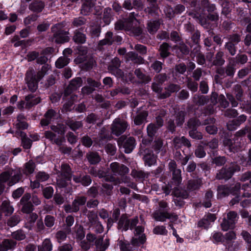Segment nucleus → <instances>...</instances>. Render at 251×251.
Masks as SVG:
<instances>
[{
    "label": "nucleus",
    "mask_w": 251,
    "mask_h": 251,
    "mask_svg": "<svg viewBox=\"0 0 251 251\" xmlns=\"http://www.w3.org/2000/svg\"><path fill=\"white\" fill-rule=\"evenodd\" d=\"M21 175V173L19 170L18 171L11 170L1 174L0 175V195L4 190V186L2 183L7 182L9 186H12L20 180Z\"/></svg>",
    "instance_id": "obj_1"
},
{
    "label": "nucleus",
    "mask_w": 251,
    "mask_h": 251,
    "mask_svg": "<svg viewBox=\"0 0 251 251\" xmlns=\"http://www.w3.org/2000/svg\"><path fill=\"white\" fill-rule=\"evenodd\" d=\"M167 204L166 202L161 201L159 202V208L153 213V217L158 221L163 222L166 219H170L172 220L177 218L176 215H171L167 211Z\"/></svg>",
    "instance_id": "obj_2"
},
{
    "label": "nucleus",
    "mask_w": 251,
    "mask_h": 251,
    "mask_svg": "<svg viewBox=\"0 0 251 251\" xmlns=\"http://www.w3.org/2000/svg\"><path fill=\"white\" fill-rule=\"evenodd\" d=\"M240 185L238 183L235 185V189H232L231 191H229L228 187L227 186H220L218 188V197L219 198H221L228 195L230 193H232L233 195L236 196V197L231 201V204L233 205L239 201V196L238 192L240 189Z\"/></svg>",
    "instance_id": "obj_3"
},
{
    "label": "nucleus",
    "mask_w": 251,
    "mask_h": 251,
    "mask_svg": "<svg viewBox=\"0 0 251 251\" xmlns=\"http://www.w3.org/2000/svg\"><path fill=\"white\" fill-rule=\"evenodd\" d=\"M62 25L57 24L52 27L53 33V41L58 43L68 42L69 40L68 32L64 31L62 29Z\"/></svg>",
    "instance_id": "obj_4"
},
{
    "label": "nucleus",
    "mask_w": 251,
    "mask_h": 251,
    "mask_svg": "<svg viewBox=\"0 0 251 251\" xmlns=\"http://www.w3.org/2000/svg\"><path fill=\"white\" fill-rule=\"evenodd\" d=\"M144 228L142 226L136 227L134 231V236L131 243L133 246H139L144 244L146 241V237L143 233Z\"/></svg>",
    "instance_id": "obj_5"
},
{
    "label": "nucleus",
    "mask_w": 251,
    "mask_h": 251,
    "mask_svg": "<svg viewBox=\"0 0 251 251\" xmlns=\"http://www.w3.org/2000/svg\"><path fill=\"white\" fill-rule=\"evenodd\" d=\"M237 214L233 211L229 212L227 214V219H224L221 223V227L223 230H227L229 228H232L234 226L237 220Z\"/></svg>",
    "instance_id": "obj_6"
},
{
    "label": "nucleus",
    "mask_w": 251,
    "mask_h": 251,
    "mask_svg": "<svg viewBox=\"0 0 251 251\" xmlns=\"http://www.w3.org/2000/svg\"><path fill=\"white\" fill-rule=\"evenodd\" d=\"M118 144L120 148L122 147L124 149V151L126 153H130L135 147V140L133 137H128L124 139L121 137L118 141Z\"/></svg>",
    "instance_id": "obj_7"
},
{
    "label": "nucleus",
    "mask_w": 251,
    "mask_h": 251,
    "mask_svg": "<svg viewBox=\"0 0 251 251\" xmlns=\"http://www.w3.org/2000/svg\"><path fill=\"white\" fill-rule=\"evenodd\" d=\"M127 126L126 123L125 121H122L119 119H116L114 120L112 124V132L116 135H119L125 131Z\"/></svg>",
    "instance_id": "obj_8"
},
{
    "label": "nucleus",
    "mask_w": 251,
    "mask_h": 251,
    "mask_svg": "<svg viewBox=\"0 0 251 251\" xmlns=\"http://www.w3.org/2000/svg\"><path fill=\"white\" fill-rule=\"evenodd\" d=\"M138 222V218H135L131 221L127 220L126 216H122L118 223L119 228L124 230H127L135 226Z\"/></svg>",
    "instance_id": "obj_9"
},
{
    "label": "nucleus",
    "mask_w": 251,
    "mask_h": 251,
    "mask_svg": "<svg viewBox=\"0 0 251 251\" xmlns=\"http://www.w3.org/2000/svg\"><path fill=\"white\" fill-rule=\"evenodd\" d=\"M26 81L29 89L31 91H34L36 90L38 80L35 77V76L33 75L32 71H29L27 73Z\"/></svg>",
    "instance_id": "obj_10"
},
{
    "label": "nucleus",
    "mask_w": 251,
    "mask_h": 251,
    "mask_svg": "<svg viewBox=\"0 0 251 251\" xmlns=\"http://www.w3.org/2000/svg\"><path fill=\"white\" fill-rule=\"evenodd\" d=\"M111 169L113 173L118 175H123L128 172V169L125 166L120 165L118 163L114 162L111 164Z\"/></svg>",
    "instance_id": "obj_11"
},
{
    "label": "nucleus",
    "mask_w": 251,
    "mask_h": 251,
    "mask_svg": "<svg viewBox=\"0 0 251 251\" xmlns=\"http://www.w3.org/2000/svg\"><path fill=\"white\" fill-rule=\"evenodd\" d=\"M93 6V0H83L81 13L83 15H87L92 10Z\"/></svg>",
    "instance_id": "obj_12"
},
{
    "label": "nucleus",
    "mask_w": 251,
    "mask_h": 251,
    "mask_svg": "<svg viewBox=\"0 0 251 251\" xmlns=\"http://www.w3.org/2000/svg\"><path fill=\"white\" fill-rule=\"evenodd\" d=\"M40 101L38 97H35L31 94L25 97L26 107L30 108L34 105L38 103Z\"/></svg>",
    "instance_id": "obj_13"
},
{
    "label": "nucleus",
    "mask_w": 251,
    "mask_h": 251,
    "mask_svg": "<svg viewBox=\"0 0 251 251\" xmlns=\"http://www.w3.org/2000/svg\"><path fill=\"white\" fill-rule=\"evenodd\" d=\"M0 210L5 213L6 215L12 214L14 211V208L11 206L7 200H4L0 207Z\"/></svg>",
    "instance_id": "obj_14"
},
{
    "label": "nucleus",
    "mask_w": 251,
    "mask_h": 251,
    "mask_svg": "<svg viewBox=\"0 0 251 251\" xmlns=\"http://www.w3.org/2000/svg\"><path fill=\"white\" fill-rule=\"evenodd\" d=\"M234 171L231 169L226 170V169H222L217 174V177L218 179H228L230 178L233 175Z\"/></svg>",
    "instance_id": "obj_15"
},
{
    "label": "nucleus",
    "mask_w": 251,
    "mask_h": 251,
    "mask_svg": "<svg viewBox=\"0 0 251 251\" xmlns=\"http://www.w3.org/2000/svg\"><path fill=\"white\" fill-rule=\"evenodd\" d=\"M174 142L175 146L177 148H179L182 145L189 147L191 145L189 141L184 137H181V138L176 137L174 139Z\"/></svg>",
    "instance_id": "obj_16"
},
{
    "label": "nucleus",
    "mask_w": 251,
    "mask_h": 251,
    "mask_svg": "<svg viewBox=\"0 0 251 251\" xmlns=\"http://www.w3.org/2000/svg\"><path fill=\"white\" fill-rule=\"evenodd\" d=\"M55 116V112L53 110H49L45 114V119L41 121L42 126H47L51 121L53 117Z\"/></svg>",
    "instance_id": "obj_17"
},
{
    "label": "nucleus",
    "mask_w": 251,
    "mask_h": 251,
    "mask_svg": "<svg viewBox=\"0 0 251 251\" xmlns=\"http://www.w3.org/2000/svg\"><path fill=\"white\" fill-rule=\"evenodd\" d=\"M16 245V242L13 241L5 240L2 244H0V251H7L8 250L12 248Z\"/></svg>",
    "instance_id": "obj_18"
},
{
    "label": "nucleus",
    "mask_w": 251,
    "mask_h": 251,
    "mask_svg": "<svg viewBox=\"0 0 251 251\" xmlns=\"http://www.w3.org/2000/svg\"><path fill=\"white\" fill-rule=\"evenodd\" d=\"M86 199L84 197H78L75 199L73 203V210L72 211L75 212L78 210V206L85 204Z\"/></svg>",
    "instance_id": "obj_19"
},
{
    "label": "nucleus",
    "mask_w": 251,
    "mask_h": 251,
    "mask_svg": "<svg viewBox=\"0 0 251 251\" xmlns=\"http://www.w3.org/2000/svg\"><path fill=\"white\" fill-rule=\"evenodd\" d=\"M147 116L148 113L146 111H144L142 113L138 114L134 119L135 124L136 125H141L145 121Z\"/></svg>",
    "instance_id": "obj_20"
},
{
    "label": "nucleus",
    "mask_w": 251,
    "mask_h": 251,
    "mask_svg": "<svg viewBox=\"0 0 251 251\" xmlns=\"http://www.w3.org/2000/svg\"><path fill=\"white\" fill-rule=\"evenodd\" d=\"M69 61L70 59L69 58L61 56L56 61V66L58 68H62L69 63Z\"/></svg>",
    "instance_id": "obj_21"
},
{
    "label": "nucleus",
    "mask_w": 251,
    "mask_h": 251,
    "mask_svg": "<svg viewBox=\"0 0 251 251\" xmlns=\"http://www.w3.org/2000/svg\"><path fill=\"white\" fill-rule=\"evenodd\" d=\"M73 179L76 182H81V183L85 186L89 185L91 182L90 176H85L82 178L74 176Z\"/></svg>",
    "instance_id": "obj_22"
},
{
    "label": "nucleus",
    "mask_w": 251,
    "mask_h": 251,
    "mask_svg": "<svg viewBox=\"0 0 251 251\" xmlns=\"http://www.w3.org/2000/svg\"><path fill=\"white\" fill-rule=\"evenodd\" d=\"M44 5L42 1L34 2L30 5V9L35 12H40Z\"/></svg>",
    "instance_id": "obj_23"
},
{
    "label": "nucleus",
    "mask_w": 251,
    "mask_h": 251,
    "mask_svg": "<svg viewBox=\"0 0 251 251\" xmlns=\"http://www.w3.org/2000/svg\"><path fill=\"white\" fill-rule=\"evenodd\" d=\"M87 158L91 164H96L100 161V158L97 153H89L87 155Z\"/></svg>",
    "instance_id": "obj_24"
},
{
    "label": "nucleus",
    "mask_w": 251,
    "mask_h": 251,
    "mask_svg": "<svg viewBox=\"0 0 251 251\" xmlns=\"http://www.w3.org/2000/svg\"><path fill=\"white\" fill-rule=\"evenodd\" d=\"M159 23L157 21H150L148 24V30L151 33H154L157 31L159 26Z\"/></svg>",
    "instance_id": "obj_25"
},
{
    "label": "nucleus",
    "mask_w": 251,
    "mask_h": 251,
    "mask_svg": "<svg viewBox=\"0 0 251 251\" xmlns=\"http://www.w3.org/2000/svg\"><path fill=\"white\" fill-rule=\"evenodd\" d=\"M144 160L146 164L149 166L154 164L156 162V157L153 154H146L144 156Z\"/></svg>",
    "instance_id": "obj_26"
},
{
    "label": "nucleus",
    "mask_w": 251,
    "mask_h": 251,
    "mask_svg": "<svg viewBox=\"0 0 251 251\" xmlns=\"http://www.w3.org/2000/svg\"><path fill=\"white\" fill-rule=\"evenodd\" d=\"M73 39L76 43L82 44L85 42L86 37L84 34L76 32L73 37Z\"/></svg>",
    "instance_id": "obj_27"
},
{
    "label": "nucleus",
    "mask_w": 251,
    "mask_h": 251,
    "mask_svg": "<svg viewBox=\"0 0 251 251\" xmlns=\"http://www.w3.org/2000/svg\"><path fill=\"white\" fill-rule=\"evenodd\" d=\"M61 171L62 173L65 176V178L67 180H69L71 177L70 176V169L69 165L67 164H63L61 166Z\"/></svg>",
    "instance_id": "obj_28"
},
{
    "label": "nucleus",
    "mask_w": 251,
    "mask_h": 251,
    "mask_svg": "<svg viewBox=\"0 0 251 251\" xmlns=\"http://www.w3.org/2000/svg\"><path fill=\"white\" fill-rule=\"evenodd\" d=\"M46 137L48 139H50L52 141H54L56 144L61 145L63 142V139H61L59 141L58 139L55 138V135L51 131H47L45 133Z\"/></svg>",
    "instance_id": "obj_29"
},
{
    "label": "nucleus",
    "mask_w": 251,
    "mask_h": 251,
    "mask_svg": "<svg viewBox=\"0 0 251 251\" xmlns=\"http://www.w3.org/2000/svg\"><path fill=\"white\" fill-rule=\"evenodd\" d=\"M211 239L212 240L213 243H218L223 241V237L220 232H214L212 234Z\"/></svg>",
    "instance_id": "obj_30"
},
{
    "label": "nucleus",
    "mask_w": 251,
    "mask_h": 251,
    "mask_svg": "<svg viewBox=\"0 0 251 251\" xmlns=\"http://www.w3.org/2000/svg\"><path fill=\"white\" fill-rule=\"evenodd\" d=\"M35 165L32 161H29L25 165V173L31 174L34 170Z\"/></svg>",
    "instance_id": "obj_31"
},
{
    "label": "nucleus",
    "mask_w": 251,
    "mask_h": 251,
    "mask_svg": "<svg viewBox=\"0 0 251 251\" xmlns=\"http://www.w3.org/2000/svg\"><path fill=\"white\" fill-rule=\"evenodd\" d=\"M82 84V79L80 77H77L71 81L69 85L71 89H76L77 87L81 86Z\"/></svg>",
    "instance_id": "obj_32"
},
{
    "label": "nucleus",
    "mask_w": 251,
    "mask_h": 251,
    "mask_svg": "<svg viewBox=\"0 0 251 251\" xmlns=\"http://www.w3.org/2000/svg\"><path fill=\"white\" fill-rule=\"evenodd\" d=\"M112 33L111 32H107L105 36V38L103 40H101L100 42V45H110L112 43Z\"/></svg>",
    "instance_id": "obj_33"
},
{
    "label": "nucleus",
    "mask_w": 251,
    "mask_h": 251,
    "mask_svg": "<svg viewBox=\"0 0 251 251\" xmlns=\"http://www.w3.org/2000/svg\"><path fill=\"white\" fill-rule=\"evenodd\" d=\"M158 128L153 124H150L147 127L148 135L150 138H152L154 135Z\"/></svg>",
    "instance_id": "obj_34"
},
{
    "label": "nucleus",
    "mask_w": 251,
    "mask_h": 251,
    "mask_svg": "<svg viewBox=\"0 0 251 251\" xmlns=\"http://www.w3.org/2000/svg\"><path fill=\"white\" fill-rule=\"evenodd\" d=\"M213 194L212 192H208L205 194V201L203 203V205L204 207L206 208L210 207L211 205L210 201L211 198H212Z\"/></svg>",
    "instance_id": "obj_35"
},
{
    "label": "nucleus",
    "mask_w": 251,
    "mask_h": 251,
    "mask_svg": "<svg viewBox=\"0 0 251 251\" xmlns=\"http://www.w3.org/2000/svg\"><path fill=\"white\" fill-rule=\"evenodd\" d=\"M21 136L22 144L24 148L25 149L30 148L31 146V141L28 138L25 137V136L23 135V133H22Z\"/></svg>",
    "instance_id": "obj_36"
},
{
    "label": "nucleus",
    "mask_w": 251,
    "mask_h": 251,
    "mask_svg": "<svg viewBox=\"0 0 251 251\" xmlns=\"http://www.w3.org/2000/svg\"><path fill=\"white\" fill-rule=\"evenodd\" d=\"M169 46L167 43H163L160 46V54L161 56L165 57L168 55Z\"/></svg>",
    "instance_id": "obj_37"
},
{
    "label": "nucleus",
    "mask_w": 251,
    "mask_h": 251,
    "mask_svg": "<svg viewBox=\"0 0 251 251\" xmlns=\"http://www.w3.org/2000/svg\"><path fill=\"white\" fill-rule=\"evenodd\" d=\"M22 116L18 117V123L16 124V126L19 128L25 129L28 127V125L25 121L22 120Z\"/></svg>",
    "instance_id": "obj_38"
},
{
    "label": "nucleus",
    "mask_w": 251,
    "mask_h": 251,
    "mask_svg": "<svg viewBox=\"0 0 251 251\" xmlns=\"http://www.w3.org/2000/svg\"><path fill=\"white\" fill-rule=\"evenodd\" d=\"M43 251H51L52 250V245L49 239H45L43 243ZM40 251H42L40 250Z\"/></svg>",
    "instance_id": "obj_39"
},
{
    "label": "nucleus",
    "mask_w": 251,
    "mask_h": 251,
    "mask_svg": "<svg viewBox=\"0 0 251 251\" xmlns=\"http://www.w3.org/2000/svg\"><path fill=\"white\" fill-rule=\"evenodd\" d=\"M181 171L179 169L174 170L173 172V178L177 183H179L181 180Z\"/></svg>",
    "instance_id": "obj_40"
},
{
    "label": "nucleus",
    "mask_w": 251,
    "mask_h": 251,
    "mask_svg": "<svg viewBox=\"0 0 251 251\" xmlns=\"http://www.w3.org/2000/svg\"><path fill=\"white\" fill-rule=\"evenodd\" d=\"M53 189L51 187H48L43 190V195L46 199L50 198L53 194Z\"/></svg>",
    "instance_id": "obj_41"
},
{
    "label": "nucleus",
    "mask_w": 251,
    "mask_h": 251,
    "mask_svg": "<svg viewBox=\"0 0 251 251\" xmlns=\"http://www.w3.org/2000/svg\"><path fill=\"white\" fill-rule=\"evenodd\" d=\"M12 237L16 240H22L25 239V235L22 231L18 230L12 233Z\"/></svg>",
    "instance_id": "obj_42"
},
{
    "label": "nucleus",
    "mask_w": 251,
    "mask_h": 251,
    "mask_svg": "<svg viewBox=\"0 0 251 251\" xmlns=\"http://www.w3.org/2000/svg\"><path fill=\"white\" fill-rule=\"evenodd\" d=\"M211 225L210 222L208 219L203 218L198 223V226L203 227L204 228H208Z\"/></svg>",
    "instance_id": "obj_43"
},
{
    "label": "nucleus",
    "mask_w": 251,
    "mask_h": 251,
    "mask_svg": "<svg viewBox=\"0 0 251 251\" xmlns=\"http://www.w3.org/2000/svg\"><path fill=\"white\" fill-rule=\"evenodd\" d=\"M23 204L22 211L23 212L28 214L32 211V205L30 202H27V203H24Z\"/></svg>",
    "instance_id": "obj_44"
},
{
    "label": "nucleus",
    "mask_w": 251,
    "mask_h": 251,
    "mask_svg": "<svg viewBox=\"0 0 251 251\" xmlns=\"http://www.w3.org/2000/svg\"><path fill=\"white\" fill-rule=\"evenodd\" d=\"M190 136L194 139H200L202 138V135L201 132L195 129H192L189 131Z\"/></svg>",
    "instance_id": "obj_45"
},
{
    "label": "nucleus",
    "mask_w": 251,
    "mask_h": 251,
    "mask_svg": "<svg viewBox=\"0 0 251 251\" xmlns=\"http://www.w3.org/2000/svg\"><path fill=\"white\" fill-rule=\"evenodd\" d=\"M128 22L129 24V27L130 29H133L138 24V21L132 16L129 18Z\"/></svg>",
    "instance_id": "obj_46"
},
{
    "label": "nucleus",
    "mask_w": 251,
    "mask_h": 251,
    "mask_svg": "<svg viewBox=\"0 0 251 251\" xmlns=\"http://www.w3.org/2000/svg\"><path fill=\"white\" fill-rule=\"evenodd\" d=\"M48 178L49 176L44 172H39L36 176V179L40 181H44Z\"/></svg>",
    "instance_id": "obj_47"
},
{
    "label": "nucleus",
    "mask_w": 251,
    "mask_h": 251,
    "mask_svg": "<svg viewBox=\"0 0 251 251\" xmlns=\"http://www.w3.org/2000/svg\"><path fill=\"white\" fill-rule=\"evenodd\" d=\"M195 154L198 157L202 158L205 156V152L204 151L203 148L201 146H200L198 147L196 149Z\"/></svg>",
    "instance_id": "obj_48"
},
{
    "label": "nucleus",
    "mask_w": 251,
    "mask_h": 251,
    "mask_svg": "<svg viewBox=\"0 0 251 251\" xmlns=\"http://www.w3.org/2000/svg\"><path fill=\"white\" fill-rule=\"evenodd\" d=\"M20 221V218L18 216L12 217L8 222V225L10 226H14L16 225Z\"/></svg>",
    "instance_id": "obj_49"
},
{
    "label": "nucleus",
    "mask_w": 251,
    "mask_h": 251,
    "mask_svg": "<svg viewBox=\"0 0 251 251\" xmlns=\"http://www.w3.org/2000/svg\"><path fill=\"white\" fill-rule=\"evenodd\" d=\"M45 223L47 226L51 227L54 225V218L50 216H47L45 218Z\"/></svg>",
    "instance_id": "obj_50"
},
{
    "label": "nucleus",
    "mask_w": 251,
    "mask_h": 251,
    "mask_svg": "<svg viewBox=\"0 0 251 251\" xmlns=\"http://www.w3.org/2000/svg\"><path fill=\"white\" fill-rule=\"evenodd\" d=\"M153 232L156 234H165L166 233L165 227L163 226H156L154 228Z\"/></svg>",
    "instance_id": "obj_51"
},
{
    "label": "nucleus",
    "mask_w": 251,
    "mask_h": 251,
    "mask_svg": "<svg viewBox=\"0 0 251 251\" xmlns=\"http://www.w3.org/2000/svg\"><path fill=\"white\" fill-rule=\"evenodd\" d=\"M24 190L22 188H19L16 190L13 193L14 198H19L23 194Z\"/></svg>",
    "instance_id": "obj_52"
},
{
    "label": "nucleus",
    "mask_w": 251,
    "mask_h": 251,
    "mask_svg": "<svg viewBox=\"0 0 251 251\" xmlns=\"http://www.w3.org/2000/svg\"><path fill=\"white\" fill-rule=\"evenodd\" d=\"M85 20L83 18H78L74 20L73 24L75 26H79L83 25Z\"/></svg>",
    "instance_id": "obj_53"
},
{
    "label": "nucleus",
    "mask_w": 251,
    "mask_h": 251,
    "mask_svg": "<svg viewBox=\"0 0 251 251\" xmlns=\"http://www.w3.org/2000/svg\"><path fill=\"white\" fill-rule=\"evenodd\" d=\"M100 31V26L92 27L90 28V32L92 35L98 36Z\"/></svg>",
    "instance_id": "obj_54"
},
{
    "label": "nucleus",
    "mask_w": 251,
    "mask_h": 251,
    "mask_svg": "<svg viewBox=\"0 0 251 251\" xmlns=\"http://www.w3.org/2000/svg\"><path fill=\"white\" fill-rule=\"evenodd\" d=\"M82 126L81 123L80 122H71L69 124V126L71 129H72L73 130H75L80 127H81Z\"/></svg>",
    "instance_id": "obj_55"
},
{
    "label": "nucleus",
    "mask_w": 251,
    "mask_h": 251,
    "mask_svg": "<svg viewBox=\"0 0 251 251\" xmlns=\"http://www.w3.org/2000/svg\"><path fill=\"white\" fill-rule=\"evenodd\" d=\"M242 235L247 243H251V235L248 232L243 231L242 232Z\"/></svg>",
    "instance_id": "obj_56"
},
{
    "label": "nucleus",
    "mask_w": 251,
    "mask_h": 251,
    "mask_svg": "<svg viewBox=\"0 0 251 251\" xmlns=\"http://www.w3.org/2000/svg\"><path fill=\"white\" fill-rule=\"evenodd\" d=\"M152 67L155 71L159 72L162 69V64L160 62L157 61L152 64Z\"/></svg>",
    "instance_id": "obj_57"
},
{
    "label": "nucleus",
    "mask_w": 251,
    "mask_h": 251,
    "mask_svg": "<svg viewBox=\"0 0 251 251\" xmlns=\"http://www.w3.org/2000/svg\"><path fill=\"white\" fill-rule=\"evenodd\" d=\"M56 237L59 242H61L64 240L66 237V234L63 231H59L56 234Z\"/></svg>",
    "instance_id": "obj_58"
},
{
    "label": "nucleus",
    "mask_w": 251,
    "mask_h": 251,
    "mask_svg": "<svg viewBox=\"0 0 251 251\" xmlns=\"http://www.w3.org/2000/svg\"><path fill=\"white\" fill-rule=\"evenodd\" d=\"M162 146V142L160 139L154 141V147L156 151L158 152Z\"/></svg>",
    "instance_id": "obj_59"
},
{
    "label": "nucleus",
    "mask_w": 251,
    "mask_h": 251,
    "mask_svg": "<svg viewBox=\"0 0 251 251\" xmlns=\"http://www.w3.org/2000/svg\"><path fill=\"white\" fill-rule=\"evenodd\" d=\"M82 143L85 146L89 147L91 146L92 142L88 137H84L82 139Z\"/></svg>",
    "instance_id": "obj_60"
},
{
    "label": "nucleus",
    "mask_w": 251,
    "mask_h": 251,
    "mask_svg": "<svg viewBox=\"0 0 251 251\" xmlns=\"http://www.w3.org/2000/svg\"><path fill=\"white\" fill-rule=\"evenodd\" d=\"M226 48L231 55H233L235 54L234 45L232 43H228L226 45Z\"/></svg>",
    "instance_id": "obj_61"
},
{
    "label": "nucleus",
    "mask_w": 251,
    "mask_h": 251,
    "mask_svg": "<svg viewBox=\"0 0 251 251\" xmlns=\"http://www.w3.org/2000/svg\"><path fill=\"white\" fill-rule=\"evenodd\" d=\"M219 100L220 102V104L222 107L226 108L228 105V103L226 100L224 96H223V95L221 96L219 98Z\"/></svg>",
    "instance_id": "obj_62"
},
{
    "label": "nucleus",
    "mask_w": 251,
    "mask_h": 251,
    "mask_svg": "<svg viewBox=\"0 0 251 251\" xmlns=\"http://www.w3.org/2000/svg\"><path fill=\"white\" fill-rule=\"evenodd\" d=\"M200 89L201 92L203 94L207 93L208 89V85L205 82H201L200 85Z\"/></svg>",
    "instance_id": "obj_63"
},
{
    "label": "nucleus",
    "mask_w": 251,
    "mask_h": 251,
    "mask_svg": "<svg viewBox=\"0 0 251 251\" xmlns=\"http://www.w3.org/2000/svg\"><path fill=\"white\" fill-rule=\"evenodd\" d=\"M241 216L243 218H246L247 221L249 223L251 222V215H249V213L246 211H243L241 213Z\"/></svg>",
    "instance_id": "obj_64"
}]
</instances>
